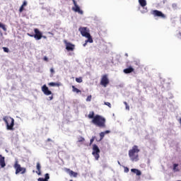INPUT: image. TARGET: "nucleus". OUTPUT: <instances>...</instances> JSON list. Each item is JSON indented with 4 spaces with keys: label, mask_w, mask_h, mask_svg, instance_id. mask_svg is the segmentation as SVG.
Returning <instances> with one entry per match:
<instances>
[{
    "label": "nucleus",
    "mask_w": 181,
    "mask_h": 181,
    "mask_svg": "<svg viewBox=\"0 0 181 181\" xmlns=\"http://www.w3.org/2000/svg\"><path fill=\"white\" fill-rule=\"evenodd\" d=\"M139 151V148L136 145H134L132 149L129 151V157L132 162H138V160H139V155L138 154Z\"/></svg>",
    "instance_id": "f257e3e1"
},
{
    "label": "nucleus",
    "mask_w": 181,
    "mask_h": 181,
    "mask_svg": "<svg viewBox=\"0 0 181 181\" xmlns=\"http://www.w3.org/2000/svg\"><path fill=\"white\" fill-rule=\"evenodd\" d=\"M105 118L100 115H96L93 119H92V124H94V125L99 128H105Z\"/></svg>",
    "instance_id": "f03ea898"
},
{
    "label": "nucleus",
    "mask_w": 181,
    "mask_h": 181,
    "mask_svg": "<svg viewBox=\"0 0 181 181\" xmlns=\"http://www.w3.org/2000/svg\"><path fill=\"white\" fill-rule=\"evenodd\" d=\"M3 121H4L8 131H13V126L15 125V119L13 118L5 116L3 118Z\"/></svg>",
    "instance_id": "7ed1b4c3"
},
{
    "label": "nucleus",
    "mask_w": 181,
    "mask_h": 181,
    "mask_svg": "<svg viewBox=\"0 0 181 181\" xmlns=\"http://www.w3.org/2000/svg\"><path fill=\"white\" fill-rule=\"evenodd\" d=\"M13 168L16 170V175H18V173H21V175H24L26 173V169L25 168H22L21 164H19V161L16 160L13 165Z\"/></svg>",
    "instance_id": "20e7f679"
},
{
    "label": "nucleus",
    "mask_w": 181,
    "mask_h": 181,
    "mask_svg": "<svg viewBox=\"0 0 181 181\" xmlns=\"http://www.w3.org/2000/svg\"><path fill=\"white\" fill-rule=\"evenodd\" d=\"M34 32L35 35L28 33V36H30V37H34L35 40H40V39H42V37H43V34L42 33V32H40V30H39V29L37 28H35Z\"/></svg>",
    "instance_id": "39448f33"
},
{
    "label": "nucleus",
    "mask_w": 181,
    "mask_h": 181,
    "mask_svg": "<svg viewBox=\"0 0 181 181\" xmlns=\"http://www.w3.org/2000/svg\"><path fill=\"white\" fill-rule=\"evenodd\" d=\"M100 151L98 146L93 144L92 155L94 156L95 160H98L100 159Z\"/></svg>",
    "instance_id": "423d86ee"
},
{
    "label": "nucleus",
    "mask_w": 181,
    "mask_h": 181,
    "mask_svg": "<svg viewBox=\"0 0 181 181\" xmlns=\"http://www.w3.org/2000/svg\"><path fill=\"white\" fill-rule=\"evenodd\" d=\"M110 84V79L108 78V75L105 74L102 76L100 80V86L103 87H107Z\"/></svg>",
    "instance_id": "0eeeda50"
},
{
    "label": "nucleus",
    "mask_w": 181,
    "mask_h": 181,
    "mask_svg": "<svg viewBox=\"0 0 181 181\" xmlns=\"http://www.w3.org/2000/svg\"><path fill=\"white\" fill-rule=\"evenodd\" d=\"M78 30L83 37H86V36H88V35H90V30L87 28V27H81L78 28Z\"/></svg>",
    "instance_id": "6e6552de"
},
{
    "label": "nucleus",
    "mask_w": 181,
    "mask_h": 181,
    "mask_svg": "<svg viewBox=\"0 0 181 181\" xmlns=\"http://www.w3.org/2000/svg\"><path fill=\"white\" fill-rule=\"evenodd\" d=\"M72 1L74 5V6L72 7V11H74V12H77L78 13H79V15H83V10H81L80 8V6L77 5V2L76 1V0H72Z\"/></svg>",
    "instance_id": "1a4fd4ad"
},
{
    "label": "nucleus",
    "mask_w": 181,
    "mask_h": 181,
    "mask_svg": "<svg viewBox=\"0 0 181 181\" xmlns=\"http://www.w3.org/2000/svg\"><path fill=\"white\" fill-rule=\"evenodd\" d=\"M151 15H153V16H157L158 18H162L163 19H165V18H166V16L163 13H162V11H160L158 10L152 11Z\"/></svg>",
    "instance_id": "9d476101"
},
{
    "label": "nucleus",
    "mask_w": 181,
    "mask_h": 181,
    "mask_svg": "<svg viewBox=\"0 0 181 181\" xmlns=\"http://www.w3.org/2000/svg\"><path fill=\"white\" fill-rule=\"evenodd\" d=\"M64 43L66 45V49L68 52H74V51L76 45H74L71 42H68L67 41H64Z\"/></svg>",
    "instance_id": "9b49d317"
},
{
    "label": "nucleus",
    "mask_w": 181,
    "mask_h": 181,
    "mask_svg": "<svg viewBox=\"0 0 181 181\" xmlns=\"http://www.w3.org/2000/svg\"><path fill=\"white\" fill-rule=\"evenodd\" d=\"M139 4L141 6V8H144V11H142V13H146L148 12V8H145L147 5L146 0H139Z\"/></svg>",
    "instance_id": "f8f14e48"
},
{
    "label": "nucleus",
    "mask_w": 181,
    "mask_h": 181,
    "mask_svg": "<svg viewBox=\"0 0 181 181\" xmlns=\"http://www.w3.org/2000/svg\"><path fill=\"white\" fill-rule=\"evenodd\" d=\"M42 91L45 95H52V92L46 85L42 86Z\"/></svg>",
    "instance_id": "ddd939ff"
},
{
    "label": "nucleus",
    "mask_w": 181,
    "mask_h": 181,
    "mask_svg": "<svg viewBox=\"0 0 181 181\" xmlns=\"http://www.w3.org/2000/svg\"><path fill=\"white\" fill-rule=\"evenodd\" d=\"M65 172L69 173V176L73 177H77L78 173L70 170V168H65Z\"/></svg>",
    "instance_id": "4468645a"
},
{
    "label": "nucleus",
    "mask_w": 181,
    "mask_h": 181,
    "mask_svg": "<svg viewBox=\"0 0 181 181\" xmlns=\"http://www.w3.org/2000/svg\"><path fill=\"white\" fill-rule=\"evenodd\" d=\"M0 166L1 168H5L6 166V163H5V157L2 156V155L0 154Z\"/></svg>",
    "instance_id": "2eb2a0df"
},
{
    "label": "nucleus",
    "mask_w": 181,
    "mask_h": 181,
    "mask_svg": "<svg viewBox=\"0 0 181 181\" xmlns=\"http://www.w3.org/2000/svg\"><path fill=\"white\" fill-rule=\"evenodd\" d=\"M25 6H28V1H24L23 2V4L21 5V6L19 8L20 13H22V12H23V11H25Z\"/></svg>",
    "instance_id": "dca6fc26"
},
{
    "label": "nucleus",
    "mask_w": 181,
    "mask_h": 181,
    "mask_svg": "<svg viewBox=\"0 0 181 181\" xmlns=\"http://www.w3.org/2000/svg\"><path fill=\"white\" fill-rule=\"evenodd\" d=\"M134 69L132 66H129V68L124 69L123 71L125 74H129L130 73L134 72Z\"/></svg>",
    "instance_id": "f3484780"
},
{
    "label": "nucleus",
    "mask_w": 181,
    "mask_h": 181,
    "mask_svg": "<svg viewBox=\"0 0 181 181\" xmlns=\"http://www.w3.org/2000/svg\"><path fill=\"white\" fill-rule=\"evenodd\" d=\"M48 86H49V87H60V86H62V83L58 82V83H54V82H51L48 83Z\"/></svg>",
    "instance_id": "a211bd4d"
},
{
    "label": "nucleus",
    "mask_w": 181,
    "mask_h": 181,
    "mask_svg": "<svg viewBox=\"0 0 181 181\" xmlns=\"http://www.w3.org/2000/svg\"><path fill=\"white\" fill-rule=\"evenodd\" d=\"M180 169H179V164L177 163H174L173 165V172L176 173V172H180Z\"/></svg>",
    "instance_id": "6ab92c4d"
},
{
    "label": "nucleus",
    "mask_w": 181,
    "mask_h": 181,
    "mask_svg": "<svg viewBox=\"0 0 181 181\" xmlns=\"http://www.w3.org/2000/svg\"><path fill=\"white\" fill-rule=\"evenodd\" d=\"M85 37H87L86 40V43H93V37H91V35H90V33L88 34V35H86Z\"/></svg>",
    "instance_id": "aec40b11"
},
{
    "label": "nucleus",
    "mask_w": 181,
    "mask_h": 181,
    "mask_svg": "<svg viewBox=\"0 0 181 181\" xmlns=\"http://www.w3.org/2000/svg\"><path fill=\"white\" fill-rule=\"evenodd\" d=\"M40 169H42V167L40 166V163H37V170L36 173L39 175H42V172L40 171Z\"/></svg>",
    "instance_id": "412c9836"
},
{
    "label": "nucleus",
    "mask_w": 181,
    "mask_h": 181,
    "mask_svg": "<svg viewBox=\"0 0 181 181\" xmlns=\"http://www.w3.org/2000/svg\"><path fill=\"white\" fill-rule=\"evenodd\" d=\"M72 91L74 93H76L77 94H78V93H81V90H80V89L76 88V86H72Z\"/></svg>",
    "instance_id": "4be33fe9"
},
{
    "label": "nucleus",
    "mask_w": 181,
    "mask_h": 181,
    "mask_svg": "<svg viewBox=\"0 0 181 181\" xmlns=\"http://www.w3.org/2000/svg\"><path fill=\"white\" fill-rule=\"evenodd\" d=\"M88 118L90 119H94V118H95V116H94V112H90L89 115H88Z\"/></svg>",
    "instance_id": "5701e85b"
},
{
    "label": "nucleus",
    "mask_w": 181,
    "mask_h": 181,
    "mask_svg": "<svg viewBox=\"0 0 181 181\" xmlns=\"http://www.w3.org/2000/svg\"><path fill=\"white\" fill-rule=\"evenodd\" d=\"M100 139L99 141H103V139H104V137L105 136V133H103V132H100Z\"/></svg>",
    "instance_id": "b1692460"
},
{
    "label": "nucleus",
    "mask_w": 181,
    "mask_h": 181,
    "mask_svg": "<svg viewBox=\"0 0 181 181\" xmlns=\"http://www.w3.org/2000/svg\"><path fill=\"white\" fill-rule=\"evenodd\" d=\"M0 28L1 29H3V30H4V32H6V27L2 23H0Z\"/></svg>",
    "instance_id": "393cba45"
},
{
    "label": "nucleus",
    "mask_w": 181,
    "mask_h": 181,
    "mask_svg": "<svg viewBox=\"0 0 181 181\" xmlns=\"http://www.w3.org/2000/svg\"><path fill=\"white\" fill-rule=\"evenodd\" d=\"M49 179H50V176L49 175V173H46L45 175L44 180L49 181Z\"/></svg>",
    "instance_id": "a878e982"
},
{
    "label": "nucleus",
    "mask_w": 181,
    "mask_h": 181,
    "mask_svg": "<svg viewBox=\"0 0 181 181\" xmlns=\"http://www.w3.org/2000/svg\"><path fill=\"white\" fill-rule=\"evenodd\" d=\"M76 83H83V78L81 77L76 78Z\"/></svg>",
    "instance_id": "bb28decb"
},
{
    "label": "nucleus",
    "mask_w": 181,
    "mask_h": 181,
    "mask_svg": "<svg viewBox=\"0 0 181 181\" xmlns=\"http://www.w3.org/2000/svg\"><path fill=\"white\" fill-rule=\"evenodd\" d=\"M135 172H136V176H141V175H142V173L141 172V170L138 169Z\"/></svg>",
    "instance_id": "cd10ccee"
},
{
    "label": "nucleus",
    "mask_w": 181,
    "mask_h": 181,
    "mask_svg": "<svg viewBox=\"0 0 181 181\" xmlns=\"http://www.w3.org/2000/svg\"><path fill=\"white\" fill-rule=\"evenodd\" d=\"M84 141H86V139L82 136L78 139V142H84Z\"/></svg>",
    "instance_id": "c85d7f7f"
},
{
    "label": "nucleus",
    "mask_w": 181,
    "mask_h": 181,
    "mask_svg": "<svg viewBox=\"0 0 181 181\" xmlns=\"http://www.w3.org/2000/svg\"><path fill=\"white\" fill-rule=\"evenodd\" d=\"M105 105H107V107H109V108H111V103L110 102H105L104 103Z\"/></svg>",
    "instance_id": "c756f323"
},
{
    "label": "nucleus",
    "mask_w": 181,
    "mask_h": 181,
    "mask_svg": "<svg viewBox=\"0 0 181 181\" xmlns=\"http://www.w3.org/2000/svg\"><path fill=\"white\" fill-rule=\"evenodd\" d=\"M124 104L126 106V110L129 111V105H128V103L127 102H124Z\"/></svg>",
    "instance_id": "7c9ffc66"
},
{
    "label": "nucleus",
    "mask_w": 181,
    "mask_h": 181,
    "mask_svg": "<svg viewBox=\"0 0 181 181\" xmlns=\"http://www.w3.org/2000/svg\"><path fill=\"white\" fill-rule=\"evenodd\" d=\"M4 52L6 53H9V48L8 47H3Z\"/></svg>",
    "instance_id": "2f4dec72"
},
{
    "label": "nucleus",
    "mask_w": 181,
    "mask_h": 181,
    "mask_svg": "<svg viewBox=\"0 0 181 181\" xmlns=\"http://www.w3.org/2000/svg\"><path fill=\"white\" fill-rule=\"evenodd\" d=\"M91 98H92L91 95H88V96L87 97V98H86V101H87V102L91 101Z\"/></svg>",
    "instance_id": "473e14b6"
},
{
    "label": "nucleus",
    "mask_w": 181,
    "mask_h": 181,
    "mask_svg": "<svg viewBox=\"0 0 181 181\" xmlns=\"http://www.w3.org/2000/svg\"><path fill=\"white\" fill-rule=\"evenodd\" d=\"M136 170H137V169L136 168H132L131 169V172H132L133 173H136Z\"/></svg>",
    "instance_id": "72a5a7b5"
},
{
    "label": "nucleus",
    "mask_w": 181,
    "mask_h": 181,
    "mask_svg": "<svg viewBox=\"0 0 181 181\" xmlns=\"http://www.w3.org/2000/svg\"><path fill=\"white\" fill-rule=\"evenodd\" d=\"M124 172H125L126 173H128L129 172V168H128L127 167H125V168H124Z\"/></svg>",
    "instance_id": "f704fd0d"
},
{
    "label": "nucleus",
    "mask_w": 181,
    "mask_h": 181,
    "mask_svg": "<svg viewBox=\"0 0 181 181\" xmlns=\"http://www.w3.org/2000/svg\"><path fill=\"white\" fill-rule=\"evenodd\" d=\"M50 73L51 74H54V69L53 68L50 69Z\"/></svg>",
    "instance_id": "c9c22d12"
},
{
    "label": "nucleus",
    "mask_w": 181,
    "mask_h": 181,
    "mask_svg": "<svg viewBox=\"0 0 181 181\" xmlns=\"http://www.w3.org/2000/svg\"><path fill=\"white\" fill-rule=\"evenodd\" d=\"M110 132H111L110 130H106V131L103 132V134H105V135H106V134H110Z\"/></svg>",
    "instance_id": "e433bc0d"
},
{
    "label": "nucleus",
    "mask_w": 181,
    "mask_h": 181,
    "mask_svg": "<svg viewBox=\"0 0 181 181\" xmlns=\"http://www.w3.org/2000/svg\"><path fill=\"white\" fill-rule=\"evenodd\" d=\"M37 181H45V178L40 177V178L37 179Z\"/></svg>",
    "instance_id": "4c0bfd02"
},
{
    "label": "nucleus",
    "mask_w": 181,
    "mask_h": 181,
    "mask_svg": "<svg viewBox=\"0 0 181 181\" xmlns=\"http://www.w3.org/2000/svg\"><path fill=\"white\" fill-rule=\"evenodd\" d=\"M93 142H94V138H92L90 141V145H91V144H93Z\"/></svg>",
    "instance_id": "58836bf2"
},
{
    "label": "nucleus",
    "mask_w": 181,
    "mask_h": 181,
    "mask_svg": "<svg viewBox=\"0 0 181 181\" xmlns=\"http://www.w3.org/2000/svg\"><path fill=\"white\" fill-rule=\"evenodd\" d=\"M44 60H45V62H48L49 59H47V57H44Z\"/></svg>",
    "instance_id": "ea45409f"
},
{
    "label": "nucleus",
    "mask_w": 181,
    "mask_h": 181,
    "mask_svg": "<svg viewBox=\"0 0 181 181\" xmlns=\"http://www.w3.org/2000/svg\"><path fill=\"white\" fill-rule=\"evenodd\" d=\"M49 100L52 101V100H53V95L52 96H49Z\"/></svg>",
    "instance_id": "a19ab883"
},
{
    "label": "nucleus",
    "mask_w": 181,
    "mask_h": 181,
    "mask_svg": "<svg viewBox=\"0 0 181 181\" xmlns=\"http://www.w3.org/2000/svg\"><path fill=\"white\" fill-rule=\"evenodd\" d=\"M86 46H87V42L86 41V42L83 44V47H86Z\"/></svg>",
    "instance_id": "79ce46f5"
},
{
    "label": "nucleus",
    "mask_w": 181,
    "mask_h": 181,
    "mask_svg": "<svg viewBox=\"0 0 181 181\" xmlns=\"http://www.w3.org/2000/svg\"><path fill=\"white\" fill-rule=\"evenodd\" d=\"M47 142H50V141H52V139H47Z\"/></svg>",
    "instance_id": "37998d69"
},
{
    "label": "nucleus",
    "mask_w": 181,
    "mask_h": 181,
    "mask_svg": "<svg viewBox=\"0 0 181 181\" xmlns=\"http://www.w3.org/2000/svg\"><path fill=\"white\" fill-rule=\"evenodd\" d=\"M43 39H47V37L45 36V35H42Z\"/></svg>",
    "instance_id": "c03bdc74"
},
{
    "label": "nucleus",
    "mask_w": 181,
    "mask_h": 181,
    "mask_svg": "<svg viewBox=\"0 0 181 181\" xmlns=\"http://www.w3.org/2000/svg\"><path fill=\"white\" fill-rule=\"evenodd\" d=\"M126 56H128V54H126Z\"/></svg>",
    "instance_id": "a18cd8bd"
},
{
    "label": "nucleus",
    "mask_w": 181,
    "mask_h": 181,
    "mask_svg": "<svg viewBox=\"0 0 181 181\" xmlns=\"http://www.w3.org/2000/svg\"><path fill=\"white\" fill-rule=\"evenodd\" d=\"M1 36H2V33H1Z\"/></svg>",
    "instance_id": "49530a36"
}]
</instances>
